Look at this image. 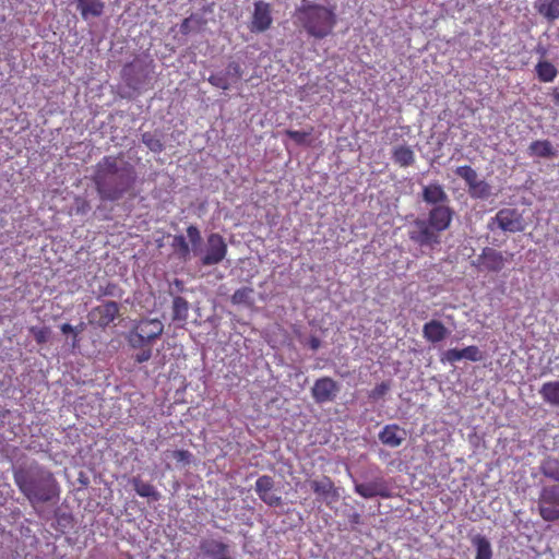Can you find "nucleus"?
I'll list each match as a JSON object with an SVG mask.
<instances>
[{"label":"nucleus","mask_w":559,"mask_h":559,"mask_svg":"<svg viewBox=\"0 0 559 559\" xmlns=\"http://www.w3.org/2000/svg\"><path fill=\"white\" fill-rule=\"evenodd\" d=\"M189 316V302L182 296H176L173 299V314L174 322L186 323Z\"/></svg>","instance_id":"27"},{"label":"nucleus","mask_w":559,"mask_h":559,"mask_svg":"<svg viewBox=\"0 0 559 559\" xmlns=\"http://www.w3.org/2000/svg\"><path fill=\"white\" fill-rule=\"evenodd\" d=\"M130 484L139 497L146 498L152 502H157L160 499L159 491L152 484L141 479L140 476L132 477Z\"/></svg>","instance_id":"23"},{"label":"nucleus","mask_w":559,"mask_h":559,"mask_svg":"<svg viewBox=\"0 0 559 559\" xmlns=\"http://www.w3.org/2000/svg\"><path fill=\"white\" fill-rule=\"evenodd\" d=\"M273 22L271 4L259 0L254 2V11L250 28L252 32L262 33L269 29Z\"/></svg>","instance_id":"14"},{"label":"nucleus","mask_w":559,"mask_h":559,"mask_svg":"<svg viewBox=\"0 0 559 559\" xmlns=\"http://www.w3.org/2000/svg\"><path fill=\"white\" fill-rule=\"evenodd\" d=\"M31 334L34 335L38 345L45 344L48 338V328H31Z\"/></svg>","instance_id":"44"},{"label":"nucleus","mask_w":559,"mask_h":559,"mask_svg":"<svg viewBox=\"0 0 559 559\" xmlns=\"http://www.w3.org/2000/svg\"><path fill=\"white\" fill-rule=\"evenodd\" d=\"M199 549H201L204 556L211 558H226L229 551V546L222 539L209 538L201 540Z\"/></svg>","instance_id":"20"},{"label":"nucleus","mask_w":559,"mask_h":559,"mask_svg":"<svg viewBox=\"0 0 559 559\" xmlns=\"http://www.w3.org/2000/svg\"><path fill=\"white\" fill-rule=\"evenodd\" d=\"M153 72L152 60L135 59L122 68L121 76L129 87L140 90L151 82Z\"/></svg>","instance_id":"6"},{"label":"nucleus","mask_w":559,"mask_h":559,"mask_svg":"<svg viewBox=\"0 0 559 559\" xmlns=\"http://www.w3.org/2000/svg\"><path fill=\"white\" fill-rule=\"evenodd\" d=\"M227 255V243L221 234L212 233L206 239V250L202 264L210 266L221 263Z\"/></svg>","instance_id":"11"},{"label":"nucleus","mask_w":559,"mask_h":559,"mask_svg":"<svg viewBox=\"0 0 559 559\" xmlns=\"http://www.w3.org/2000/svg\"><path fill=\"white\" fill-rule=\"evenodd\" d=\"M394 163L401 168H408L415 163L414 151L407 145H397L392 151Z\"/></svg>","instance_id":"24"},{"label":"nucleus","mask_w":559,"mask_h":559,"mask_svg":"<svg viewBox=\"0 0 559 559\" xmlns=\"http://www.w3.org/2000/svg\"><path fill=\"white\" fill-rule=\"evenodd\" d=\"M313 132V128H310L308 131H295V130H286L285 134L296 142L298 145H308V138Z\"/></svg>","instance_id":"35"},{"label":"nucleus","mask_w":559,"mask_h":559,"mask_svg":"<svg viewBox=\"0 0 559 559\" xmlns=\"http://www.w3.org/2000/svg\"><path fill=\"white\" fill-rule=\"evenodd\" d=\"M76 212L78 213H85L90 210V203L85 200H76Z\"/></svg>","instance_id":"47"},{"label":"nucleus","mask_w":559,"mask_h":559,"mask_svg":"<svg viewBox=\"0 0 559 559\" xmlns=\"http://www.w3.org/2000/svg\"><path fill=\"white\" fill-rule=\"evenodd\" d=\"M528 153L533 156L549 158L556 154V151L548 140H535L530 144Z\"/></svg>","instance_id":"28"},{"label":"nucleus","mask_w":559,"mask_h":559,"mask_svg":"<svg viewBox=\"0 0 559 559\" xmlns=\"http://www.w3.org/2000/svg\"><path fill=\"white\" fill-rule=\"evenodd\" d=\"M141 141L144 145L148 147L150 151L154 153H159L165 150L163 141L151 132L141 134Z\"/></svg>","instance_id":"34"},{"label":"nucleus","mask_w":559,"mask_h":559,"mask_svg":"<svg viewBox=\"0 0 559 559\" xmlns=\"http://www.w3.org/2000/svg\"><path fill=\"white\" fill-rule=\"evenodd\" d=\"M119 314V306L116 301H107L95 307L88 313L90 323L100 329L108 328Z\"/></svg>","instance_id":"12"},{"label":"nucleus","mask_w":559,"mask_h":559,"mask_svg":"<svg viewBox=\"0 0 559 559\" xmlns=\"http://www.w3.org/2000/svg\"><path fill=\"white\" fill-rule=\"evenodd\" d=\"M421 332L423 337L432 344L444 341L449 334L448 328L438 320H431L424 324Z\"/></svg>","instance_id":"21"},{"label":"nucleus","mask_w":559,"mask_h":559,"mask_svg":"<svg viewBox=\"0 0 559 559\" xmlns=\"http://www.w3.org/2000/svg\"><path fill=\"white\" fill-rule=\"evenodd\" d=\"M296 19L308 35H328L335 24L334 12L320 4L302 3Z\"/></svg>","instance_id":"5"},{"label":"nucleus","mask_w":559,"mask_h":559,"mask_svg":"<svg viewBox=\"0 0 559 559\" xmlns=\"http://www.w3.org/2000/svg\"><path fill=\"white\" fill-rule=\"evenodd\" d=\"M226 78L233 81H239L242 78V68L240 63H236V61H230L227 64L226 71L224 72Z\"/></svg>","instance_id":"39"},{"label":"nucleus","mask_w":559,"mask_h":559,"mask_svg":"<svg viewBox=\"0 0 559 559\" xmlns=\"http://www.w3.org/2000/svg\"><path fill=\"white\" fill-rule=\"evenodd\" d=\"M309 486L312 488L317 496L325 501H336L338 499V490L335 487L333 480L328 476H323L319 480L310 481Z\"/></svg>","instance_id":"17"},{"label":"nucleus","mask_w":559,"mask_h":559,"mask_svg":"<svg viewBox=\"0 0 559 559\" xmlns=\"http://www.w3.org/2000/svg\"><path fill=\"white\" fill-rule=\"evenodd\" d=\"M187 236L192 246V250L195 252L197 247H199L202 243V235L200 234L195 225H189L187 227Z\"/></svg>","instance_id":"40"},{"label":"nucleus","mask_w":559,"mask_h":559,"mask_svg":"<svg viewBox=\"0 0 559 559\" xmlns=\"http://www.w3.org/2000/svg\"><path fill=\"white\" fill-rule=\"evenodd\" d=\"M309 346H310V348H312V349H318V348H319V346H320V341H319L317 337H312V338H310V341H309Z\"/></svg>","instance_id":"48"},{"label":"nucleus","mask_w":559,"mask_h":559,"mask_svg":"<svg viewBox=\"0 0 559 559\" xmlns=\"http://www.w3.org/2000/svg\"><path fill=\"white\" fill-rule=\"evenodd\" d=\"M171 456L177 463L189 465L191 463L192 453L189 450H173Z\"/></svg>","instance_id":"42"},{"label":"nucleus","mask_w":559,"mask_h":559,"mask_svg":"<svg viewBox=\"0 0 559 559\" xmlns=\"http://www.w3.org/2000/svg\"><path fill=\"white\" fill-rule=\"evenodd\" d=\"M405 438V431L396 424H390L379 432V440L390 448H399Z\"/></svg>","instance_id":"19"},{"label":"nucleus","mask_w":559,"mask_h":559,"mask_svg":"<svg viewBox=\"0 0 559 559\" xmlns=\"http://www.w3.org/2000/svg\"><path fill=\"white\" fill-rule=\"evenodd\" d=\"M534 7L549 22L559 19V0H538Z\"/></svg>","instance_id":"25"},{"label":"nucleus","mask_w":559,"mask_h":559,"mask_svg":"<svg viewBox=\"0 0 559 559\" xmlns=\"http://www.w3.org/2000/svg\"><path fill=\"white\" fill-rule=\"evenodd\" d=\"M214 559H231L229 557L214 558Z\"/></svg>","instance_id":"50"},{"label":"nucleus","mask_w":559,"mask_h":559,"mask_svg":"<svg viewBox=\"0 0 559 559\" xmlns=\"http://www.w3.org/2000/svg\"><path fill=\"white\" fill-rule=\"evenodd\" d=\"M274 481L269 475H262L255 480V493L260 499L271 507H277L282 504V498L273 492Z\"/></svg>","instance_id":"15"},{"label":"nucleus","mask_w":559,"mask_h":559,"mask_svg":"<svg viewBox=\"0 0 559 559\" xmlns=\"http://www.w3.org/2000/svg\"><path fill=\"white\" fill-rule=\"evenodd\" d=\"M165 325L158 319H140L134 322L127 334V342L139 352L133 356L136 364H145L153 356V343L163 335Z\"/></svg>","instance_id":"4"},{"label":"nucleus","mask_w":559,"mask_h":559,"mask_svg":"<svg viewBox=\"0 0 559 559\" xmlns=\"http://www.w3.org/2000/svg\"><path fill=\"white\" fill-rule=\"evenodd\" d=\"M535 72L542 82H551L558 75V70L549 61H539L535 66Z\"/></svg>","instance_id":"31"},{"label":"nucleus","mask_w":559,"mask_h":559,"mask_svg":"<svg viewBox=\"0 0 559 559\" xmlns=\"http://www.w3.org/2000/svg\"><path fill=\"white\" fill-rule=\"evenodd\" d=\"M540 518L548 523L559 521V484L546 485L538 498Z\"/></svg>","instance_id":"8"},{"label":"nucleus","mask_w":559,"mask_h":559,"mask_svg":"<svg viewBox=\"0 0 559 559\" xmlns=\"http://www.w3.org/2000/svg\"><path fill=\"white\" fill-rule=\"evenodd\" d=\"M203 23V20L198 14H191L181 23L180 29L183 34L194 31Z\"/></svg>","instance_id":"36"},{"label":"nucleus","mask_w":559,"mask_h":559,"mask_svg":"<svg viewBox=\"0 0 559 559\" xmlns=\"http://www.w3.org/2000/svg\"><path fill=\"white\" fill-rule=\"evenodd\" d=\"M60 330L63 334H70L72 333L73 334V346L76 345L78 343V335L79 333H81L83 330H84V323L81 322L78 326H72L71 324L69 323H64L60 326Z\"/></svg>","instance_id":"43"},{"label":"nucleus","mask_w":559,"mask_h":559,"mask_svg":"<svg viewBox=\"0 0 559 559\" xmlns=\"http://www.w3.org/2000/svg\"><path fill=\"white\" fill-rule=\"evenodd\" d=\"M213 86L222 88L224 91L229 88V81L224 72L212 74L207 80Z\"/></svg>","instance_id":"41"},{"label":"nucleus","mask_w":559,"mask_h":559,"mask_svg":"<svg viewBox=\"0 0 559 559\" xmlns=\"http://www.w3.org/2000/svg\"><path fill=\"white\" fill-rule=\"evenodd\" d=\"M460 360H462V354H461V349H459V348L448 349L443 354V358H441V361L449 362V364H455Z\"/></svg>","instance_id":"45"},{"label":"nucleus","mask_w":559,"mask_h":559,"mask_svg":"<svg viewBox=\"0 0 559 559\" xmlns=\"http://www.w3.org/2000/svg\"><path fill=\"white\" fill-rule=\"evenodd\" d=\"M461 354H463V359L472 362L481 361L484 358L481 350L476 345H468L464 348H461Z\"/></svg>","instance_id":"37"},{"label":"nucleus","mask_w":559,"mask_h":559,"mask_svg":"<svg viewBox=\"0 0 559 559\" xmlns=\"http://www.w3.org/2000/svg\"><path fill=\"white\" fill-rule=\"evenodd\" d=\"M454 210L449 204L431 206L427 218H416L408 231L411 241L418 246H433L440 242V234L452 224Z\"/></svg>","instance_id":"3"},{"label":"nucleus","mask_w":559,"mask_h":559,"mask_svg":"<svg viewBox=\"0 0 559 559\" xmlns=\"http://www.w3.org/2000/svg\"><path fill=\"white\" fill-rule=\"evenodd\" d=\"M391 384L388 381H382L378 383L369 393V399L373 401H378L383 399V396L390 391Z\"/></svg>","instance_id":"38"},{"label":"nucleus","mask_w":559,"mask_h":559,"mask_svg":"<svg viewBox=\"0 0 559 559\" xmlns=\"http://www.w3.org/2000/svg\"><path fill=\"white\" fill-rule=\"evenodd\" d=\"M355 491L365 499L391 497L390 488L382 478H377L370 483L357 484L355 485Z\"/></svg>","instance_id":"16"},{"label":"nucleus","mask_w":559,"mask_h":559,"mask_svg":"<svg viewBox=\"0 0 559 559\" xmlns=\"http://www.w3.org/2000/svg\"><path fill=\"white\" fill-rule=\"evenodd\" d=\"M421 200L432 206H436L439 204H448L449 195L441 185L431 183L423 187Z\"/></svg>","instance_id":"18"},{"label":"nucleus","mask_w":559,"mask_h":559,"mask_svg":"<svg viewBox=\"0 0 559 559\" xmlns=\"http://www.w3.org/2000/svg\"><path fill=\"white\" fill-rule=\"evenodd\" d=\"M552 99L555 103L559 104V88H555L552 92Z\"/></svg>","instance_id":"49"},{"label":"nucleus","mask_w":559,"mask_h":559,"mask_svg":"<svg viewBox=\"0 0 559 559\" xmlns=\"http://www.w3.org/2000/svg\"><path fill=\"white\" fill-rule=\"evenodd\" d=\"M472 545L475 547V559H491L492 549L490 542L483 535H476L472 538Z\"/></svg>","instance_id":"29"},{"label":"nucleus","mask_w":559,"mask_h":559,"mask_svg":"<svg viewBox=\"0 0 559 559\" xmlns=\"http://www.w3.org/2000/svg\"><path fill=\"white\" fill-rule=\"evenodd\" d=\"M14 481L31 504L47 503L59 498L58 481L46 467H20L14 472Z\"/></svg>","instance_id":"2"},{"label":"nucleus","mask_w":559,"mask_h":559,"mask_svg":"<svg viewBox=\"0 0 559 559\" xmlns=\"http://www.w3.org/2000/svg\"><path fill=\"white\" fill-rule=\"evenodd\" d=\"M495 227L506 233H521L525 228L524 219L519 210L503 207L488 222V228L493 230Z\"/></svg>","instance_id":"9"},{"label":"nucleus","mask_w":559,"mask_h":559,"mask_svg":"<svg viewBox=\"0 0 559 559\" xmlns=\"http://www.w3.org/2000/svg\"><path fill=\"white\" fill-rule=\"evenodd\" d=\"M340 386L336 380L328 377L316 380L312 388V397L317 403L323 404L336 399Z\"/></svg>","instance_id":"13"},{"label":"nucleus","mask_w":559,"mask_h":559,"mask_svg":"<svg viewBox=\"0 0 559 559\" xmlns=\"http://www.w3.org/2000/svg\"><path fill=\"white\" fill-rule=\"evenodd\" d=\"M134 168L119 166L118 157L107 155L96 164L92 180L102 201L116 202L127 194L135 183Z\"/></svg>","instance_id":"1"},{"label":"nucleus","mask_w":559,"mask_h":559,"mask_svg":"<svg viewBox=\"0 0 559 559\" xmlns=\"http://www.w3.org/2000/svg\"><path fill=\"white\" fill-rule=\"evenodd\" d=\"M170 246L177 258L182 259L185 261L189 259L191 248L189 246V242L186 240L185 236H174Z\"/></svg>","instance_id":"30"},{"label":"nucleus","mask_w":559,"mask_h":559,"mask_svg":"<svg viewBox=\"0 0 559 559\" xmlns=\"http://www.w3.org/2000/svg\"><path fill=\"white\" fill-rule=\"evenodd\" d=\"M539 394L547 404L559 406V380L544 382Z\"/></svg>","instance_id":"26"},{"label":"nucleus","mask_w":559,"mask_h":559,"mask_svg":"<svg viewBox=\"0 0 559 559\" xmlns=\"http://www.w3.org/2000/svg\"><path fill=\"white\" fill-rule=\"evenodd\" d=\"M75 3L76 10L85 21L102 16L105 10V3L102 0H75Z\"/></svg>","instance_id":"22"},{"label":"nucleus","mask_w":559,"mask_h":559,"mask_svg":"<svg viewBox=\"0 0 559 559\" xmlns=\"http://www.w3.org/2000/svg\"><path fill=\"white\" fill-rule=\"evenodd\" d=\"M455 175L466 182L472 199L486 200L491 194V187L485 180H478L477 173L471 166H460L454 170Z\"/></svg>","instance_id":"10"},{"label":"nucleus","mask_w":559,"mask_h":559,"mask_svg":"<svg viewBox=\"0 0 559 559\" xmlns=\"http://www.w3.org/2000/svg\"><path fill=\"white\" fill-rule=\"evenodd\" d=\"M540 471L543 475L554 481L559 483V460L547 457L543 461Z\"/></svg>","instance_id":"32"},{"label":"nucleus","mask_w":559,"mask_h":559,"mask_svg":"<svg viewBox=\"0 0 559 559\" xmlns=\"http://www.w3.org/2000/svg\"><path fill=\"white\" fill-rule=\"evenodd\" d=\"M512 257V253L502 252L492 247H485L473 261V266L480 273L498 274L504 270Z\"/></svg>","instance_id":"7"},{"label":"nucleus","mask_w":559,"mask_h":559,"mask_svg":"<svg viewBox=\"0 0 559 559\" xmlns=\"http://www.w3.org/2000/svg\"><path fill=\"white\" fill-rule=\"evenodd\" d=\"M118 289L117 285L116 284H112V283H109L108 285L105 286V288L102 290V295L104 296H114L116 295V290Z\"/></svg>","instance_id":"46"},{"label":"nucleus","mask_w":559,"mask_h":559,"mask_svg":"<svg viewBox=\"0 0 559 559\" xmlns=\"http://www.w3.org/2000/svg\"><path fill=\"white\" fill-rule=\"evenodd\" d=\"M252 294L253 289L250 287H242L238 290H235L230 297V301L233 305H243L250 306L252 304Z\"/></svg>","instance_id":"33"}]
</instances>
